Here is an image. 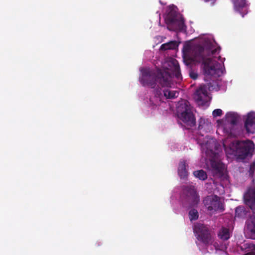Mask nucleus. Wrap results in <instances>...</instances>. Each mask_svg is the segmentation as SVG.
Masks as SVG:
<instances>
[{
    "mask_svg": "<svg viewBox=\"0 0 255 255\" xmlns=\"http://www.w3.org/2000/svg\"><path fill=\"white\" fill-rule=\"evenodd\" d=\"M221 48L208 34V91H218V78L223 73L225 58L220 55Z\"/></svg>",
    "mask_w": 255,
    "mask_h": 255,
    "instance_id": "nucleus-1",
    "label": "nucleus"
},
{
    "mask_svg": "<svg viewBox=\"0 0 255 255\" xmlns=\"http://www.w3.org/2000/svg\"><path fill=\"white\" fill-rule=\"evenodd\" d=\"M207 37L200 36L190 43L184 47L183 60L186 65H189L192 61L201 64V68L204 75L205 81L207 78Z\"/></svg>",
    "mask_w": 255,
    "mask_h": 255,
    "instance_id": "nucleus-2",
    "label": "nucleus"
},
{
    "mask_svg": "<svg viewBox=\"0 0 255 255\" xmlns=\"http://www.w3.org/2000/svg\"><path fill=\"white\" fill-rule=\"evenodd\" d=\"M142 76L140 83L144 86H147L154 88L158 82L162 87H171L173 83L171 82L172 77L166 72L159 70L157 73L149 69H143L141 70Z\"/></svg>",
    "mask_w": 255,
    "mask_h": 255,
    "instance_id": "nucleus-3",
    "label": "nucleus"
},
{
    "mask_svg": "<svg viewBox=\"0 0 255 255\" xmlns=\"http://www.w3.org/2000/svg\"><path fill=\"white\" fill-rule=\"evenodd\" d=\"M227 155H233L238 159H244L252 155L254 150V144L251 140H236L231 142L228 146L224 144Z\"/></svg>",
    "mask_w": 255,
    "mask_h": 255,
    "instance_id": "nucleus-4",
    "label": "nucleus"
},
{
    "mask_svg": "<svg viewBox=\"0 0 255 255\" xmlns=\"http://www.w3.org/2000/svg\"><path fill=\"white\" fill-rule=\"evenodd\" d=\"M177 7H169L165 18L167 24V28L170 31H180L184 30L185 27L184 19L179 14Z\"/></svg>",
    "mask_w": 255,
    "mask_h": 255,
    "instance_id": "nucleus-5",
    "label": "nucleus"
},
{
    "mask_svg": "<svg viewBox=\"0 0 255 255\" xmlns=\"http://www.w3.org/2000/svg\"><path fill=\"white\" fill-rule=\"evenodd\" d=\"M207 124L204 118H201L198 121L199 142L201 146L202 158L201 160L207 166Z\"/></svg>",
    "mask_w": 255,
    "mask_h": 255,
    "instance_id": "nucleus-6",
    "label": "nucleus"
},
{
    "mask_svg": "<svg viewBox=\"0 0 255 255\" xmlns=\"http://www.w3.org/2000/svg\"><path fill=\"white\" fill-rule=\"evenodd\" d=\"M177 112L178 118L184 123L190 127L195 125V118L193 114L192 107L188 101L185 100L179 104Z\"/></svg>",
    "mask_w": 255,
    "mask_h": 255,
    "instance_id": "nucleus-7",
    "label": "nucleus"
},
{
    "mask_svg": "<svg viewBox=\"0 0 255 255\" xmlns=\"http://www.w3.org/2000/svg\"><path fill=\"white\" fill-rule=\"evenodd\" d=\"M210 161L213 176L221 180H228L227 167L221 161L219 153H214Z\"/></svg>",
    "mask_w": 255,
    "mask_h": 255,
    "instance_id": "nucleus-8",
    "label": "nucleus"
},
{
    "mask_svg": "<svg viewBox=\"0 0 255 255\" xmlns=\"http://www.w3.org/2000/svg\"><path fill=\"white\" fill-rule=\"evenodd\" d=\"M208 200H210V203L208 204V215H220L225 211L224 203L221 201L220 197L213 195L208 199Z\"/></svg>",
    "mask_w": 255,
    "mask_h": 255,
    "instance_id": "nucleus-9",
    "label": "nucleus"
},
{
    "mask_svg": "<svg viewBox=\"0 0 255 255\" xmlns=\"http://www.w3.org/2000/svg\"><path fill=\"white\" fill-rule=\"evenodd\" d=\"M193 231L197 236V239L200 242L199 246H207V227L201 223H196L194 225Z\"/></svg>",
    "mask_w": 255,
    "mask_h": 255,
    "instance_id": "nucleus-10",
    "label": "nucleus"
},
{
    "mask_svg": "<svg viewBox=\"0 0 255 255\" xmlns=\"http://www.w3.org/2000/svg\"><path fill=\"white\" fill-rule=\"evenodd\" d=\"M193 99L199 106H205L207 103V86L203 84L197 87L193 94Z\"/></svg>",
    "mask_w": 255,
    "mask_h": 255,
    "instance_id": "nucleus-11",
    "label": "nucleus"
},
{
    "mask_svg": "<svg viewBox=\"0 0 255 255\" xmlns=\"http://www.w3.org/2000/svg\"><path fill=\"white\" fill-rule=\"evenodd\" d=\"M183 189V195L191 200V206H196L200 201V197L197 193L194 186H184Z\"/></svg>",
    "mask_w": 255,
    "mask_h": 255,
    "instance_id": "nucleus-12",
    "label": "nucleus"
},
{
    "mask_svg": "<svg viewBox=\"0 0 255 255\" xmlns=\"http://www.w3.org/2000/svg\"><path fill=\"white\" fill-rule=\"evenodd\" d=\"M245 203L253 211H255V188L249 189L244 195Z\"/></svg>",
    "mask_w": 255,
    "mask_h": 255,
    "instance_id": "nucleus-13",
    "label": "nucleus"
},
{
    "mask_svg": "<svg viewBox=\"0 0 255 255\" xmlns=\"http://www.w3.org/2000/svg\"><path fill=\"white\" fill-rule=\"evenodd\" d=\"M255 125V113L250 112L248 114L245 122V128L249 133H254L253 126Z\"/></svg>",
    "mask_w": 255,
    "mask_h": 255,
    "instance_id": "nucleus-14",
    "label": "nucleus"
},
{
    "mask_svg": "<svg viewBox=\"0 0 255 255\" xmlns=\"http://www.w3.org/2000/svg\"><path fill=\"white\" fill-rule=\"evenodd\" d=\"M169 66L172 72L173 75L177 80H182V77L180 71L179 64L177 60L172 59L168 63Z\"/></svg>",
    "mask_w": 255,
    "mask_h": 255,
    "instance_id": "nucleus-15",
    "label": "nucleus"
},
{
    "mask_svg": "<svg viewBox=\"0 0 255 255\" xmlns=\"http://www.w3.org/2000/svg\"><path fill=\"white\" fill-rule=\"evenodd\" d=\"M186 167V164L185 161H180L179 163L178 173L181 179H185L187 177L188 171Z\"/></svg>",
    "mask_w": 255,
    "mask_h": 255,
    "instance_id": "nucleus-16",
    "label": "nucleus"
},
{
    "mask_svg": "<svg viewBox=\"0 0 255 255\" xmlns=\"http://www.w3.org/2000/svg\"><path fill=\"white\" fill-rule=\"evenodd\" d=\"M226 121L232 126L237 124L240 119V116L235 113L229 112L226 115Z\"/></svg>",
    "mask_w": 255,
    "mask_h": 255,
    "instance_id": "nucleus-17",
    "label": "nucleus"
},
{
    "mask_svg": "<svg viewBox=\"0 0 255 255\" xmlns=\"http://www.w3.org/2000/svg\"><path fill=\"white\" fill-rule=\"evenodd\" d=\"M247 229L252 233V238L255 239V216H251L246 223Z\"/></svg>",
    "mask_w": 255,
    "mask_h": 255,
    "instance_id": "nucleus-18",
    "label": "nucleus"
},
{
    "mask_svg": "<svg viewBox=\"0 0 255 255\" xmlns=\"http://www.w3.org/2000/svg\"><path fill=\"white\" fill-rule=\"evenodd\" d=\"M218 237L223 241H227L230 238V233L229 229L222 227L218 233Z\"/></svg>",
    "mask_w": 255,
    "mask_h": 255,
    "instance_id": "nucleus-19",
    "label": "nucleus"
},
{
    "mask_svg": "<svg viewBox=\"0 0 255 255\" xmlns=\"http://www.w3.org/2000/svg\"><path fill=\"white\" fill-rule=\"evenodd\" d=\"M178 46V44L175 41H171L169 42L164 43L160 46V49L162 50L175 49Z\"/></svg>",
    "mask_w": 255,
    "mask_h": 255,
    "instance_id": "nucleus-20",
    "label": "nucleus"
},
{
    "mask_svg": "<svg viewBox=\"0 0 255 255\" xmlns=\"http://www.w3.org/2000/svg\"><path fill=\"white\" fill-rule=\"evenodd\" d=\"M193 175L195 177L201 180H205L207 178L206 172L202 169L194 171Z\"/></svg>",
    "mask_w": 255,
    "mask_h": 255,
    "instance_id": "nucleus-21",
    "label": "nucleus"
},
{
    "mask_svg": "<svg viewBox=\"0 0 255 255\" xmlns=\"http://www.w3.org/2000/svg\"><path fill=\"white\" fill-rule=\"evenodd\" d=\"M163 93L164 96L167 99H174L177 97L179 95L178 91L169 90H164Z\"/></svg>",
    "mask_w": 255,
    "mask_h": 255,
    "instance_id": "nucleus-22",
    "label": "nucleus"
},
{
    "mask_svg": "<svg viewBox=\"0 0 255 255\" xmlns=\"http://www.w3.org/2000/svg\"><path fill=\"white\" fill-rule=\"evenodd\" d=\"M232 1L235 9L238 11H240V9L246 5V0H232Z\"/></svg>",
    "mask_w": 255,
    "mask_h": 255,
    "instance_id": "nucleus-23",
    "label": "nucleus"
},
{
    "mask_svg": "<svg viewBox=\"0 0 255 255\" xmlns=\"http://www.w3.org/2000/svg\"><path fill=\"white\" fill-rule=\"evenodd\" d=\"M236 216L238 217H242L246 215V210L243 206H238L235 210Z\"/></svg>",
    "mask_w": 255,
    "mask_h": 255,
    "instance_id": "nucleus-24",
    "label": "nucleus"
},
{
    "mask_svg": "<svg viewBox=\"0 0 255 255\" xmlns=\"http://www.w3.org/2000/svg\"><path fill=\"white\" fill-rule=\"evenodd\" d=\"M189 219L191 221L196 220L199 217V214L197 210L193 209L189 212Z\"/></svg>",
    "mask_w": 255,
    "mask_h": 255,
    "instance_id": "nucleus-25",
    "label": "nucleus"
},
{
    "mask_svg": "<svg viewBox=\"0 0 255 255\" xmlns=\"http://www.w3.org/2000/svg\"><path fill=\"white\" fill-rule=\"evenodd\" d=\"M222 114H223V112H222V110H221L220 109H217L214 110L212 113L213 116L214 118H216L217 117L221 116Z\"/></svg>",
    "mask_w": 255,
    "mask_h": 255,
    "instance_id": "nucleus-26",
    "label": "nucleus"
},
{
    "mask_svg": "<svg viewBox=\"0 0 255 255\" xmlns=\"http://www.w3.org/2000/svg\"><path fill=\"white\" fill-rule=\"evenodd\" d=\"M189 76L191 78H192L193 80H195L198 77V74L196 72H194L193 71H190L189 73Z\"/></svg>",
    "mask_w": 255,
    "mask_h": 255,
    "instance_id": "nucleus-27",
    "label": "nucleus"
},
{
    "mask_svg": "<svg viewBox=\"0 0 255 255\" xmlns=\"http://www.w3.org/2000/svg\"><path fill=\"white\" fill-rule=\"evenodd\" d=\"M246 4L245 5V6L244 7L241 8L240 9V11H238V10H236V9H235V10L236 11H238V12H240V14L242 15V16L243 17V16H244V15H245V14H246L247 13V12L246 11V10H245V12H242V10H243V9H244V8H245V7H246ZM234 9H235V8H234Z\"/></svg>",
    "mask_w": 255,
    "mask_h": 255,
    "instance_id": "nucleus-28",
    "label": "nucleus"
},
{
    "mask_svg": "<svg viewBox=\"0 0 255 255\" xmlns=\"http://www.w3.org/2000/svg\"><path fill=\"white\" fill-rule=\"evenodd\" d=\"M255 170V162L252 163L250 165V171H253Z\"/></svg>",
    "mask_w": 255,
    "mask_h": 255,
    "instance_id": "nucleus-29",
    "label": "nucleus"
},
{
    "mask_svg": "<svg viewBox=\"0 0 255 255\" xmlns=\"http://www.w3.org/2000/svg\"><path fill=\"white\" fill-rule=\"evenodd\" d=\"M209 1H211V4L213 5L215 2L216 0H208V2Z\"/></svg>",
    "mask_w": 255,
    "mask_h": 255,
    "instance_id": "nucleus-30",
    "label": "nucleus"
},
{
    "mask_svg": "<svg viewBox=\"0 0 255 255\" xmlns=\"http://www.w3.org/2000/svg\"><path fill=\"white\" fill-rule=\"evenodd\" d=\"M208 103L212 99V97H211L209 94H208Z\"/></svg>",
    "mask_w": 255,
    "mask_h": 255,
    "instance_id": "nucleus-31",
    "label": "nucleus"
},
{
    "mask_svg": "<svg viewBox=\"0 0 255 255\" xmlns=\"http://www.w3.org/2000/svg\"><path fill=\"white\" fill-rule=\"evenodd\" d=\"M203 202H204V203L205 205H206V203H207L206 199H204V200H203Z\"/></svg>",
    "mask_w": 255,
    "mask_h": 255,
    "instance_id": "nucleus-32",
    "label": "nucleus"
},
{
    "mask_svg": "<svg viewBox=\"0 0 255 255\" xmlns=\"http://www.w3.org/2000/svg\"><path fill=\"white\" fill-rule=\"evenodd\" d=\"M208 240H209V234H208Z\"/></svg>",
    "mask_w": 255,
    "mask_h": 255,
    "instance_id": "nucleus-33",
    "label": "nucleus"
},
{
    "mask_svg": "<svg viewBox=\"0 0 255 255\" xmlns=\"http://www.w3.org/2000/svg\"><path fill=\"white\" fill-rule=\"evenodd\" d=\"M205 1H207V0H205Z\"/></svg>",
    "mask_w": 255,
    "mask_h": 255,
    "instance_id": "nucleus-34",
    "label": "nucleus"
},
{
    "mask_svg": "<svg viewBox=\"0 0 255 255\" xmlns=\"http://www.w3.org/2000/svg\"><path fill=\"white\" fill-rule=\"evenodd\" d=\"M208 154H209V152H208Z\"/></svg>",
    "mask_w": 255,
    "mask_h": 255,
    "instance_id": "nucleus-35",
    "label": "nucleus"
}]
</instances>
